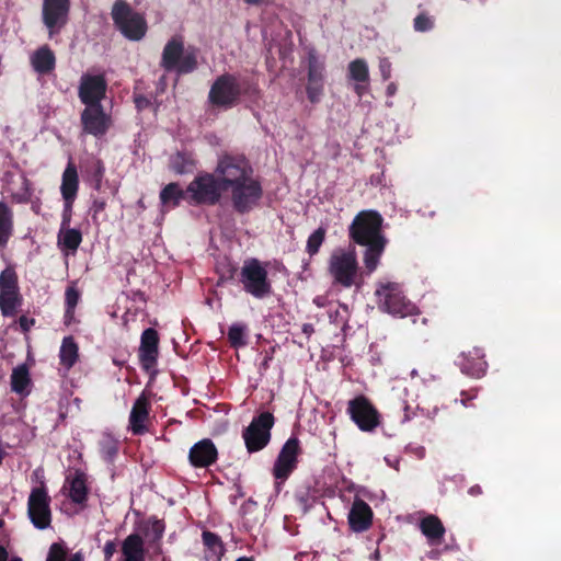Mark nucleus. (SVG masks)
I'll return each instance as SVG.
<instances>
[{
    "instance_id": "obj_1",
    "label": "nucleus",
    "mask_w": 561,
    "mask_h": 561,
    "mask_svg": "<svg viewBox=\"0 0 561 561\" xmlns=\"http://www.w3.org/2000/svg\"><path fill=\"white\" fill-rule=\"evenodd\" d=\"M215 172L225 191H230L231 205L238 214H248L259 206L263 187L243 156H222Z\"/></svg>"
},
{
    "instance_id": "obj_2",
    "label": "nucleus",
    "mask_w": 561,
    "mask_h": 561,
    "mask_svg": "<svg viewBox=\"0 0 561 561\" xmlns=\"http://www.w3.org/2000/svg\"><path fill=\"white\" fill-rule=\"evenodd\" d=\"M382 216L376 210H362L348 227L350 239L366 247L364 265L368 274L376 271L387 245V238L382 233Z\"/></svg>"
},
{
    "instance_id": "obj_3",
    "label": "nucleus",
    "mask_w": 561,
    "mask_h": 561,
    "mask_svg": "<svg viewBox=\"0 0 561 561\" xmlns=\"http://www.w3.org/2000/svg\"><path fill=\"white\" fill-rule=\"evenodd\" d=\"M256 92L257 87L255 84L244 82L242 87L234 75L224 73L213 82L208 92V102L214 107L228 110L239 103L242 94Z\"/></svg>"
},
{
    "instance_id": "obj_4",
    "label": "nucleus",
    "mask_w": 561,
    "mask_h": 561,
    "mask_svg": "<svg viewBox=\"0 0 561 561\" xmlns=\"http://www.w3.org/2000/svg\"><path fill=\"white\" fill-rule=\"evenodd\" d=\"M198 49H185L181 36H173L163 47L160 66L167 72L175 71L179 76L194 72L198 67Z\"/></svg>"
},
{
    "instance_id": "obj_5",
    "label": "nucleus",
    "mask_w": 561,
    "mask_h": 561,
    "mask_svg": "<svg viewBox=\"0 0 561 561\" xmlns=\"http://www.w3.org/2000/svg\"><path fill=\"white\" fill-rule=\"evenodd\" d=\"M114 26L128 41H141L148 31L145 15L137 12L125 0H116L111 10Z\"/></svg>"
},
{
    "instance_id": "obj_6",
    "label": "nucleus",
    "mask_w": 561,
    "mask_h": 561,
    "mask_svg": "<svg viewBox=\"0 0 561 561\" xmlns=\"http://www.w3.org/2000/svg\"><path fill=\"white\" fill-rule=\"evenodd\" d=\"M380 310L392 316L404 318L419 313L417 308L403 294L399 283H378L375 291Z\"/></svg>"
},
{
    "instance_id": "obj_7",
    "label": "nucleus",
    "mask_w": 561,
    "mask_h": 561,
    "mask_svg": "<svg viewBox=\"0 0 561 561\" xmlns=\"http://www.w3.org/2000/svg\"><path fill=\"white\" fill-rule=\"evenodd\" d=\"M358 261L354 247L335 249L328 262V272L333 282L342 287L350 288L355 284L358 275Z\"/></svg>"
},
{
    "instance_id": "obj_8",
    "label": "nucleus",
    "mask_w": 561,
    "mask_h": 561,
    "mask_svg": "<svg viewBox=\"0 0 561 561\" xmlns=\"http://www.w3.org/2000/svg\"><path fill=\"white\" fill-rule=\"evenodd\" d=\"M266 264L257 259L245 260L239 274V282L245 293L256 299L268 297L272 291V283L268 278Z\"/></svg>"
},
{
    "instance_id": "obj_9",
    "label": "nucleus",
    "mask_w": 561,
    "mask_h": 561,
    "mask_svg": "<svg viewBox=\"0 0 561 561\" xmlns=\"http://www.w3.org/2000/svg\"><path fill=\"white\" fill-rule=\"evenodd\" d=\"M186 192L192 205L215 206L220 199L222 192H226L221 182L215 173H202L187 185Z\"/></svg>"
},
{
    "instance_id": "obj_10",
    "label": "nucleus",
    "mask_w": 561,
    "mask_h": 561,
    "mask_svg": "<svg viewBox=\"0 0 561 561\" xmlns=\"http://www.w3.org/2000/svg\"><path fill=\"white\" fill-rule=\"evenodd\" d=\"M274 424L275 417L268 411H264L252 419L251 423L242 431V438L248 453L261 451L270 444L271 431Z\"/></svg>"
},
{
    "instance_id": "obj_11",
    "label": "nucleus",
    "mask_w": 561,
    "mask_h": 561,
    "mask_svg": "<svg viewBox=\"0 0 561 561\" xmlns=\"http://www.w3.org/2000/svg\"><path fill=\"white\" fill-rule=\"evenodd\" d=\"M22 304L18 274L8 266L0 273V311L3 317H14Z\"/></svg>"
},
{
    "instance_id": "obj_12",
    "label": "nucleus",
    "mask_w": 561,
    "mask_h": 561,
    "mask_svg": "<svg viewBox=\"0 0 561 561\" xmlns=\"http://www.w3.org/2000/svg\"><path fill=\"white\" fill-rule=\"evenodd\" d=\"M347 414L363 432H373L380 424V413L364 394L348 401Z\"/></svg>"
},
{
    "instance_id": "obj_13",
    "label": "nucleus",
    "mask_w": 561,
    "mask_h": 561,
    "mask_svg": "<svg viewBox=\"0 0 561 561\" xmlns=\"http://www.w3.org/2000/svg\"><path fill=\"white\" fill-rule=\"evenodd\" d=\"M27 515L37 529H46L50 526V496L44 484L32 489L27 501Z\"/></svg>"
},
{
    "instance_id": "obj_14",
    "label": "nucleus",
    "mask_w": 561,
    "mask_h": 561,
    "mask_svg": "<svg viewBox=\"0 0 561 561\" xmlns=\"http://www.w3.org/2000/svg\"><path fill=\"white\" fill-rule=\"evenodd\" d=\"M301 454L300 440L296 436L289 437L282 446L274 462L273 476L276 480L285 481L297 468L298 456Z\"/></svg>"
},
{
    "instance_id": "obj_15",
    "label": "nucleus",
    "mask_w": 561,
    "mask_h": 561,
    "mask_svg": "<svg viewBox=\"0 0 561 561\" xmlns=\"http://www.w3.org/2000/svg\"><path fill=\"white\" fill-rule=\"evenodd\" d=\"M107 82L103 75L84 73L80 78L78 87V96L85 107L101 106L105 99Z\"/></svg>"
},
{
    "instance_id": "obj_16",
    "label": "nucleus",
    "mask_w": 561,
    "mask_h": 561,
    "mask_svg": "<svg viewBox=\"0 0 561 561\" xmlns=\"http://www.w3.org/2000/svg\"><path fill=\"white\" fill-rule=\"evenodd\" d=\"M80 122L83 133L95 138L105 136L112 126V117L104 111L103 105L84 107Z\"/></svg>"
},
{
    "instance_id": "obj_17",
    "label": "nucleus",
    "mask_w": 561,
    "mask_h": 561,
    "mask_svg": "<svg viewBox=\"0 0 561 561\" xmlns=\"http://www.w3.org/2000/svg\"><path fill=\"white\" fill-rule=\"evenodd\" d=\"M70 5V0H43V23L48 28L50 38L66 25Z\"/></svg>"
},
{
    "instance_id": "obj_18",
    "label": "nucleus",
    "mask_w": 561,
    "mask_h": 561,
    "mask_svg": "<svg viewBox=\"0 0 561 561\" xmlns=\"http://www.w3.org/2000/svg\"><path fill=\"white\" fill-rule=\"evenodd\" d=\"M151 403L149 394L142 391L135 400L129 414V430L134 435L149 432L147 423L150 419Z\"/></svg>"
},
{
    "instance_id": "obj_19",
    "label": "nucleus",
    "mask_w": 561,
    "mask_h": 561,
    "mask_svg": "<svg viewBox=\"0 0 561 561\" xmlns=\"http://www.w3.org/2000/svg\"><path fill=\"white\" fill-rule=\"evenodd\" d=\"M159 334L157 330L152 328H148L141 333L138 356L141 367L147 371L157 365L159 355Z\"/></svg>"
},
{
    "instance_id": "obj_20",
    "label": "nucleus",
    "mask_w": 561,
    "mask_h": 561,
    "mask_svg": "<svg viewBox=\"0 0 561 561\" xmlns=\"http://www.w3.org/2000/svg\"><path fill=\"white\" fill-rule=\"evenodd\" d=\"M324 65L314 55L308 57V83L306 92L311 103H318L323 94Z\"/></svg>"
},
{
    "instance_id": "obj_21",
    "label": "nucleus",
    "mask_w": 561,
    "mask_h": 561,
    "mask_svg": "<svg viewBox=\"0 0 561 561\" xmlns=\"http://www.w3.org/2000/svg\"><path fill=\"white\" fill-rule=\"evenodd\" d=\"M218 459V450L214 442L204 438L195 443L188 451V461L194 468H208Z\"/></svg>"
},
{
    "instance_id": "obj_22",
    "label": "nucleus",
    "mask_w": 561,
    "mask_h": 561,
    "mask_svg": "<svg viewBox=\"0 0 561 561\" xmlns=\"http://www.w3.org/2000/svg\"><path fill=\"white\" fill-rule=\"evenodd\" d=\"M373 510L362 499L356 497L348 512V526L354 533H363L370 528L373 524Z\"/></svg>"
},
{
    "instance_id": "obj_23",
    "label": "nucleus",
    "mask_w": 561,
    "mask_h": 561,
    "mask_svg": "<svg viewBox=\"0 0 561 561\" xmlns=\"http://www.w3.org/2000/svg\"><path fill=\"white\" fill-rule=\"evenodd\" d=\"M457 365L463 374L474 378L482 377L488 368V363L484 359V353L482 348L479 347H474L468 353H461L458 356Z\"/></svg>"
},
{
    "instance_id": "obj_24",
    "label": "nucleus",
    "mask_w": 561,
    "mask_h": 561,
    "mask_svg": "<svg viewBox=\"0 0 561 561\" xmlns=\"http://www.w3.org/2000/svg\"><path fill=\"white\" fill-rule=\"evenodd\" d=\"M67 482L69 484V499L78 505L85 504L89 495L87 474L81 470H76L73 476L67 478Z\"/></svg>"
},
{
    "instance_id": "obj_25",
    "label": "nucleus",
    "mask_w": 561,
    "mask_h": 561,
    "mask_svg": "<svg viewBox=\"0 0 561 561\" xmlns=\"http://www.w3.org/2000/svg\"><path fill=\"white\" fill-rule=\"evenodd\" d=\"M79 190V175L77 167L71 161L64 170L60 185V193L64 201H75Z\"/></svg>"
},
{
    "instance_id": "obj_26",
    "label": "nucleus",
    "mask_w": 561,
    "mask_h": 561,
    "mask_svg": "<svg viewBox=\"0 0 561 561\" xmlns=\"http://www.w3.org/2000/svg\"><path fill=\"white\" fill-rule=\"evenodd\" d=\"M31 65L33 69L42 75L51 72L56 67V57L48 45L37 48L31 56Z\"/></svg>"
},
{
    "instance_id": "obj_27",
    "label": "nucleus",
    "mask_w": 561,
    "mask_h": 561,
    "mask_svg": "<svg viewBox=\"0 0 561 561\" xmlns=\"http://www.w3.org/2000/svg\"><path fill=\"white\" fill-rule=\"evenodd\" d=\"M420 529L432 546L439 545L446 531L442 520L435 515H428L422 518Z\"/></svg>"
},
{
    "instance_id": "obj_28",
    "label": "nucleus",
    "mask_w": 561,
    "mask_h": 561,
    "mask_svg": "<svg viewBox=\"0 0 561 561\" xmlns=\"http://www.w3.org/2000/svg\"><path fill=\"white\" fill-rule=\"evenodd\" d=\"M123 561H145L144 540L138 534H130L122 543Z\"/></svg>"
},
{
    "instance_id": "obj_29",
    "label": "nucleus",
    "mask_w": 561,
    "mask_h": 561,
    "mask_svg": "<svg viewBox=\"0 0 561 561\" xmlns=\"http://www.w3.org/2000/svg\"><path fill=\"white\" fill-rule=\"evenodd\" d=\"M14 232V214L4 202H0V248H5Z\"/></svg>"
},
{
    "instance_id": "obj_30",
    "label": "nucleus",
    "mask_w": 561,
    "mask_h": 561,
    "mask_svg": "<svg viewBox=\"0 0 561 561\" xmlns=\"http://www.w3.org/2000/svg\"><path fill=\"white\" fill-rule=\"evenodd\" d=\"M82 242V233L79 229L64 227L59 229L57 243L61 251L76 253Z\"/></svg>"
},
{
    "instance_id": "obj_31",
    "label": "nucleus",
    "mask_w": 561,
    "mask_h": 561,
    "mask_svg": "<svg viewBox=\"0 0 561 561\" xmlns=\"http://www.w3.org/2000/svg\"><path fill=\"white\" fill-rule=\"evenodd\" d=\"M170 168L176 174H187L195 170L196 161L192 153L179 151L171 157Z\"/></svg>"
},
{
    "instance_id": "obj_32",
    "label": "nucleus",
    "mask_w": 561,
    "mask_h": 561,
    "mask_svg": "<svg viewBox=\"0 0 561 561\" xmlns=\"http://www.w3.org/2000/svg\"><path fill=\"white\" fill-rule=\"evenodd\" d=\"M165 530V524L162 519L150 517L144 525L142 533L148 538L149 545L159 547Z\"/></svg>"
},
{
    "instance_id": "obj_33",
    "label": "nucleus",
    "mask_w": 561,
    "mask_h": 561,
    "mask_svg": "<svg viewBox=\"0 0 561 561\" xmlns=\"http://www.w3.org/2000/svg\"><path fill=\"white\" fill-rule=\"evenodd\" d=\"M78 345L72 336L64 337L59 351L60 364L70 369L78 360Z\"/></svg>"
},
{
    "instance_id": "obj_34",
    "label": "nucleus",
    "mask_w": 561,
    "mask_h": 561,
    "mask_svg": "<svg viewBox=\"0 0 561 561\" xmlns=\"http://www.w3.org/2000/svg\"><path fill=\"white\" fill-rule=\"evenodd\" d=\"M31 383L28 368L25 364L16 366L11 375V389L18 394H24Z\"/></svg>"
},
{
    "instance_id": "obj_35",
    "label": "nucleus",
    "mask_w": 561,
    "mask_h": 561,
    "mask_svg": "<svg viewBox=\"0 0 561 561\" xmlns=\"http://www.w3.org/2000/svg\"><path fill=\"white\" fill-rule=\"evenodd\" d=\"M187 192L182 190L179 183L172 182L165 185L160 192L162 204L179 206L181 201L186 198Z\"/></svg>"
},
{
    "instance_id": "obj_36",
    "label": "nucleus",
    "mask_w": 561,
    "mask_h": 561,
    "mask_svg": "<svg viewBox=\"0 0 561 561\" xmlns=\"http://www.w3.org/2000/svg\"><path fill=\"white\" fill-rule=\"evenodd\" d=\"M204 546L217 558L216 561H220V557L225 552L224 543L221 538L209 530H204L202 534Z\"/></svg>"
},
{
    "instance_id": "obj_37",
    "label": "nucleus",
    "mask_w": 561,
    "mask_h": 561,
    "mask_svg": "<svg viewBox=\"0 0 561 561\" xmlns=\"http://www.w3.org/2000/svg\"><path fill=\"white\" fill-rule=\"evenodd\" d=\"M350 78L358 83L368 82L369 71L367 62L364 59L357 58L348 65Z\"/></svg>"
},
{
    "instance_id": "obj_38",
    "label": "nucleus",
    "mask_w": 561,
    "mask_h": 561,
    "mask_svg": "<svg viewBox=\"0 0 561 561\" xmlns=\"http://www.w3.org/2000/svg\"><path fill=\"white\" fill-rule=\"evenodd\" d=\"M100 451L106 462H113L118 454V442L111 435H104L100 440Z\"/></svg>"
},
{
    "instance_id": "obj_39",
    "label": "nucleus",
    "mask_w": 561,
    "mask_h": 561,
    "mask_svg": "<svg viewBox=\"0 0 561 561\" xmlns=\"http://www.w3.org/2000/svg\"><path fill=\"white\" fill-rule=\"evenodd\" d=\"M325 236L327 229L323 227H319L308 237L306 252L309 254V256L318 254L322 243L325 240Z\"/></svg>"
},
{
    "instance_id": "obj_40",
    "label": "nucleus",
    "mask_w": 561,
    "mask_h": 561,
    "mask_svg": "<svg viewBox=\"0 0 561 561\" xmlns=\"http://www.w3.org/2000/svg\"><path fill=\"white\" fill-rule=\"evenodd\" d=\"M228 341L231 347L239 348L247 345L245 327L242 324H232L228 331Z\"/></svg>"
},
{
    "instance_id": "obj_41",
    "label": "nucleus",
    "mask_w": 561,
    "mask_h": 561,
    "mask_svg": "<svg viewBox=\"0 0 561 561\" xmlns=\"http://www.w3.org/2000/svg\"><path fill=\"white\" fill-rule=\"evenodd\" d=\"M435 19L427 12H421L413 20V28L416 32L424 33L434 28Z\"/></svg>"
},
{
    "instance_id": "obj_42",
    "label": "nucleus",
    "mask_w": 561,
    "mask_h": 561,
    "mask_svg": "<svg viewBox=\"0 0 561 561\" xmlns=\"http://www.w3.org/2000/svg\"><path fill=\"white\" fill-rule=\"evenodd\" d=\"M68 548L64 542H54L50 545L46 561H66Z\"/></svg>"
},
{
    "instance_id": "obj_43",
    "label": "nucleus",
    "mask_w": 561,
    "mask_h": 561,
    "mask_svg": "<svg viewBox=\"0 0 561 561\" xmlns=\"http://www.w3.org/2000/svg\"><path fill=\"white\" fill-rule=\"evenodd\" d=\"M32 197V188L31 182L27 178L23 176L22 187L19 193H14L12 198L19 204H26L31 201Z\"/></svg>"
},
{
    "instance_id": "obj_44",
    "label": "nucleus",
    "mask_w": 561,
    "mask_h": 561,
    "mask_svg": "<svg viewBox=\"0 0 561 561\" xmlns=\"http://www.w3.org/2000/svg\"><path fill=\"white\" fill-rule=\"evenodd\" d=\"M79 300V290L73 285L68 286L65 293V307H69V309H76Z\"/></svg>"
},
{
    "instance_id": "obj_45",
    "label": "nucleus",
    "mask_w": 561,
    "mask_h": 561,
    "mask_svg": "<svg viewBox=\"0 0 561 561\" xmlns=\"http://www.w3.org/2000/svg\"><path fill=\"white\" fill-rule=\"evenodd\" d=\"M73 203H75V201H71V202L64 201V210H62V215H61L60 228L70 227Z\"/></svg>"
},
{
    "instance_id": "obj_46",
    "label": "nucleus",
    "mask_w": 561,
    "mask_h": 561,
    "mask_svg": "<svg viewBox=\"0 0 561 561\" xmlns=\"http://www.w3.org/2000/svg\"><path fill=\"white\" fill-rule=\"evenodd\" d=\"M379 71L385 81L391 77V62L388 58L383 57L379 60Z\"/></svg>"
},
{
    "instance_id": "obj_47",
    "label": "nucleus",
    "mask_w": 561,
    "mask_h": 561,
    "mask_svg": "<svg viewBox=\"0 0 561 561\" xmlns=\"http://www.w3.org/2000/svg\"><path fill=\"white\" fill-rule=\"evenodd\" d=\"M104 172H105V169H104L102 161H100V160L96 161V163L94 165V170H93V179L95 181L96 188H100V186H101V182L104 176Z\"/></svg>"
},
{
    "instance_id": "obj_48",
    "label": "nucleus",
    "mask_w": 561,
    "mask_h": 561,
    "mask_svg": "<svg viewBox=\"0 0 561 561\" xmlns=\"http://www.w3.org/2000/svg\"><path fill=\"white\" fill-rule=\"evenodd\" d=\"M135 106L138 111H144L151 105V101L146 95H136L134 99Z\"/></svg>"
},
{
    "instance_id": "obj_49",
    "label": "nucleus",
    "mask_w": 561,
    "mask_h": 561,
    "mask_svg": "<svg viewBox=\"0 0 561 561\" xmlns=\"http://www.w3.org/2000/svg\"><path fill=\"white\" fill-rule=\"evenodd\" d=\"M34 324L35 320L33 318H28L26 316H21L19 318V325L23 332H28Z\"/></svg>"
},
{
    "instance_id": "obj_50",
    "label": "nucleus",
    "mask_w": 561,
    "mask_h": 561,
    "mask_svg": "<svg viewBox=\"0 0 561 561\" xmlns=\"http://www.w3.org/2000/svg\"><path fill=\"white\" fill-rule=\"evenodd\" d=\"M103 552H104L105 560L108 561L116 552L115 541H112V540L106 541L104 545V548H103Z\"/></svg>"
},
{
    "instance_id": "obj_51",
    "label": "nucleus",
    "mask_w": 561,
    "mask_h": 561,
    "mask_svg": "<svg viewBox=\"0 0 561 561\" xmlns=\"http://www.w3.org/2000/svg\"><path fill=\"white\" fill-rule=\"evenodd\" d=\"M75 310L76 309H69V307H65V324L69 325L75 319Z\"/></svg>"
},
{
    "instance_id": "obj_52",
    "label": "nucleus",
    "mask_w": 561,
    "mask_h": 561,
    "mask_svg": "<svg viewBox=\"0 0 561 561\" xmlns=\"http://www.w3.org/2000/svg\"><path fill=\"white\" fill-rule=\"evenodd\" d=\"M301 330L307 337H310L311 334L314 332L313 324L311 323H304Z\"/></svg>"
},
{
    "instance_id": "obj_53",
    "label": "nucleus",
    "mask_w": 561,
    "mask_h": 561,
    "mask_svg": "<svg viewBox=\"0 0 561 561\" xmlns=\"http://www.w3.org/2000/svg\"><path fill=\"white\" fill-rule=\"evenodd\" d=\"M468 493L472 496H478L480 494H482V489L479 484H476V485H472L469 490H468Z\"/></svg>"
},
{
    "instance_id": "obj_54",
    "label": "nucleus",
    "mask_w": 561,
    "mask_h": 561,
    "mask_svg": "<svg viewBox=\"0 0 561 561\" xmlns=\"http://www.w3.org/2000/svg\"><path fill=\"white\" fill-rule=\"evenodd\" d=\"M386 93L388 96H393L397 93V84L390 82L387 87Z\"/></svg>"
},
{
    "instance_id": "obj_55",
    "label": "nucleus",
    "mask_w": 561,
    "mask_h": 561,
    "mask_svg": "<svg viewBox=\"0 0 561 561\" xmlns=\"http://www.w3.org/2000/svg\"><path fill=\"white\" fill-rule=\"evenodd\" d=\"M272 358H273L272 355L266 354L263 362L261 363V369H264V370L268 369L270 362L272 360Z\"/></svg>"
},
{
    "instance_id": "obj_56",
    "label": "nucleus",
    "mask_w": 561,
    "mask_h": 561,
    "mask_svg": "<svg viewBox=\"0 0 561 561\" xmlns=\"http://www.w3.org/2000/svg\"><path fill=\"white\" fill-rule=\"evenodd\" d=\"M9 554L7 549L0 545V561H8Z\"/></svg>"
},
{
    "instance_id": "obj_57",
    "label": "nucleus",
    "mask_w": 561,
    "mask_h": 561,
    "mask_svg": "<svg viewBox=\"0 0 561 561\" xmlns=\"http://www.w3.org/2000/svg\"><path fill=\"white\" fill-rule=\"evenodd\" d=\"M69 561H84L82 552L78 551V552L73 553L70 557Z\"/></svg>"
},
{
    "instance_id": "obj_58",
    "label": "nucleus",
    "mask_w": 561,
    "mask_h": 561,
    "mask_svg": "<svg viewBox=\"0 0 561 561\" xmlns=\"http://www.w3.org/2000/svg\"><path fill=\"white\" fill-rule=\"evenodd\" d=\"M410 420H411L410 408L408 405H405L403 422H407V421H410Z\"/></svg>"
},
{
    "instance_id": "obj_59",
    "label": "nucleus",
    "mask_w": 561,
    "mask_h": 561,
    "mask_svg": "<svg viewBox=\"0 0 561 561\" xmlns=\"http://www.w3.org/2000/svg\"><path fill=\"white\" fill-rule=\"evenodd\" d=\"M355 92L357 93V95L362 96L364 93V88L362 85L357 84L355 88Z\"/></svg>"
},
{
    "instance_id": "obj_60",
    "label": "nucleus",
    "mask_w": 561,
    "mask_h": 561,
    "mask_svg": "<svg viewBox=\"0 0 561 561\" xmlns=\"http://www.w3.org/2000/svg\"><path fill=\"white\" fill-rule=\"evenodd\" d=\"M245 3L248 4H252V5H257L260 4L263 0H243Z\"/></svg>"
},
{
    "instance_id": "obj_61",
    "label": "nucleus",
    "mask_w": 561,
    "mask_h": 561,
    "mask_svg": "<svg viewBox=\"0 0 561 561\" xmlns=\"http://www.w3.org/2000/svg\"><path fill=\"white\" fill-rule=\"evenodd\" d=\"M236 561H253V559L248 558V557H241V558H238Z\"/></svg>"
},
{
    "instance_id": "obj_62",
    "label": "nucleus",
    "mask_w": 561,
    "mask_h": 561,
    "mask_svg": "<svg viewBox=\"0 0 561 561\" xmlns=\"http://www.w3.org/2000/svg\"><path fill=\"white\" fill-rule=\"evenodd\" d=\"M94 205H98L99 209H103V207H104V203L103 202L100 203V204H98V202H94Z\"/></svg>"
},
{
    "instance_id": "obj_63",
    "label": "nucleus",
    "mask_w": 561,
    "mask_h": 561,
    "mask_svg": "<svg viewBox=\"0 0 561 561\" xmlns=\"http://www.w3.org/2000/svg\"><path fill=\"white\" fill-rule=\"evenodd\" d=\"M94 205H98L99 209H103V207H104V203L103 202L100 203V204H98V202H94Z\"/></svg>"
},
{
    "instance_id": "obj_64",
    "label": "nucleus",
    "mask_w": 561,
    "mask_h": 561,
    "mask_svg": "<svg viewBox=\"0 0 561 561\" xmlns=\"http://www.w3.org/2000/svg\"><path fill=\"white\" fill-rule=\"evenodd\" d=\"M9 561H22L20 557H12Z\"/></svg>"
}]
</instances>
